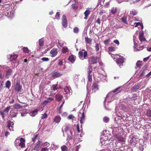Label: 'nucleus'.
I'll return each mask as SVG.
<instances>
[{"label": "nucleus", "mask_w": 151, "mask_h": 151, "mask_svg": "<svg viewBox=\"0 0 151 151\" xmlns=\"http://www.w3.org/2000/svg\"><path fill=\"white\" fill-rule=\"evenodd\" d=\"M118 124L119 123H115V125H114V127H112L113 137L115 139H117L119 142H124L125 141V139L119 135V133L123 132V129L121 127H119V125Z\"/></svg>", "instance_id": "nucleus-1"}, {"label": "nucleus", "mask_w": 151, "mask_h": 151, "mask_svg": "<svg viewBox=\"0 0 151 151\" xmlns=\"http://www.w3.org/2000/svg\"><path fill=\"white\" fill-rule=\"evenodd\" d=\"M112 57L114 59H116L115 61L116 62L117 65L119 67L122 66L123 65V63L124 62V57L120 56L118 55H111Z\"/></svg>", "instance_id": "nucleus-2"}, {"label": "nucleus", "mask_w": 151, "mask_h": 151, "mask_svg": "<svg viewBox=\"0 0 151 151\" xmlns=\"http://www.w3.org/2000/svg\"><path fill=\"white\" fill-rule=\"evenodd\" d=\"M64 130L67 134V140L69 141L72 138V134L70 129V127L68 126H65L62 128V130Z\"/></svg>", "instance_id": "nucleus-3"}, {"label": "nucleus", "mask_w": 151, "mask_h": 151, "mask_svg": "<svg viewBox=\"0 0 151 151\" xmlns=\"http://www.w3.org/2000/svg\"><path fill=\"white\" fill-rule=\"evenodd\" d=\"M82 51H79L78 55L79 58L82 60H83L84 59H87L88 56V54L87 52L84 50H82Z\"/></svg>", "instance_id": "nucleus-4"}, {"label": "nucleus", "mask_w": 151, "mask_h": 151, "mask_svg": "<svg viewBox=\"0 0 151 151\" xmlns=\"http://www.w3.org/2000/svg\"><path fill=\"white\" fill-rule=\"evenodd\" d=\"M78 117L80 118V123H83V122H84L85 115L84 110H83L82 111L81 110L80 111L78 114Z\"/></svg>", "instance_id": "nucleus-5"}, {"label": "nucleus", "mask_w": 151, "mask_h": 151, "mask_svg": "<svg viewBox=\"0 0 151 151\" xmlns=\"http://www.w3.org/2000/svg\"><path fill=\"white\" fill-rule=\"evenodd\" d=\"M109 141L108 140V137L107 136H106L103 135L102 136V137L101 139V142L102 145H107L109 143Z\"/></svg>", "instance_id": "nucleus-6"}, {"label": "nucleus", "mask_w": 151, "mask_h": 151, "mask_svg": "<svg viewBox=\"0 0 151 151\" xmlns=\"http://www.w3.org/2000/svg\"><path fill=\"white\" fill-rule=\"evenodd\" d=\"M42 142L38 140L35 144V146L33 150V151H37L41 147Z\"/></svg>", "instance_id": "nucleus-7"}, {"label": "nucleus", "mask_w": 151, "mask_h": 151, "mask_svg": "<svg viewBox=\"0 0 151 151\" xmlns=\"http://www.w3.org/2000/svg\"><path fill=\"white\" fill-rule=\"evenodd\" d=\"M99 59V58L97 57L91 56L90 58V62H91V64H93L96 63Z\"/></svg>", "instance_id": "nucleus-8"}, {"label": "nucleus", "mask_w": 151, "mask_h": 151, "mask_svg": "<svg viewBox=\"0 0 151 151\" xmlns=\"http://www.w3.org/2000/svg\"><path fill=\"white\" fill-rule=\"evenodd\" d=\"M10 109V106L6 107L3 112H0L1 114V115L2 117L4 118L5 115H7L8 112Z\"/></svg>", "instance_id": "nucleus-9"}, {"label": "nucleus", "mask_w": 151, "mask_h": 151, "mask_svg": "<svg viewBox=\"0 0 151 151\" xmlns=\"http://www.w3.org/2000/svg\"><path fill=\"white\" fill-rule=\"evenodd\" d=\"M62 24L64 27L66 28L67 26V21L66 17L65 15H63L62 17Z\"/></svg>", "instance_id": "nucleus-10"}, {"label": "nucleus", "mask_w": 151, "mask_h": 151, "mask_svg": "<svg viewBox=\"0 0 151 151\" xmlns=\"http://www.w3.org/2000/svg\"><path fill=\"white\" fill-rule=\"evenodd\" d=\"M22 88V87L20 85V83H17L14 86V90L17 92H18L20 91Z\"/></svg>", "instance_id": "nucleus-11"}, {"label": "nucleus", "mask_w": 151, "mask_h": 151, "mask_svg": "<svg viewBox=\"0 0 151 151\" xmlns=\"http://www.w3.org/2000/svg\"><path fill=\"white\" fill-rule=\"evenodd\" d=\"M51 56L53 57L55 56L58 53L57 49L54 48H53L50 52Z\"/></svg>", "instance_id": "nucleus-12"}, {"label": "nucleus", "mask_w": 151, "mask_h": 151, "mask_svg": "<svg viewBox=\"0 0 151 151\" xmlns=\"http://www.w3.org/2000/svg\"><path fill=\"white\" fill-rule=\"evenodd\" d=\"M91 89L92 90H94V91L95 92L96 91L99 90V86L98 83H94L91 86Z\"/></svg>", "instance_id": "nucleus-13"}, {"label": "nucleus", "mask_w": 151, "mask_h": 151, "mask_svg": "<svg viewBox=\"0 0 151 151\" xmlns=\"http://www.w3.org/2000/svg\"><path fill=\"white\" fill-rule=\"evenodd\" d=\"M108 143V144H107V147L106 149L108 150L109 151L113 150L114 149V146L113 143L111 142Z\"/></svg>", "instance_id": "nucleus-14"}, {"label": "nucleus", "mask_w": 151, "mask_h": 151, "mask_svg": "<svg viewBox=\"0 0 151 151\" xmlns=\"http://www.w3.org/2000/svg\"><path fill=\"white\" fill-rule=\"evenodd\" d=\"M139 39L141 42L146 40L145 38L144 37V33L143 32H139Z\"/></svg>", "instance_id": "nucleus-15"}, {"label": "nucleus", "mask_w": 151, "mask_h": 151, "mask_svg": "<svg viewBox=\"0 0 151 151\" xmlns=\"http://www.w3.org/2000/svg\"><path fill=\"white\" fill-rule=\"evenodd\" d=\"M76 58V57L75 56L72 55L69 56L68 60L70 62L73 63L75 61Z\"/></svg>", "instance_id": "nucleus-16"}, {"label": "nucleus", "mask_w": 151, "mask_h": 151, "mask_svg": "<svg viewBox=\"0 0 151 151\" xmlns=\"http://www.w3.org/2000/svg\"><path fill=\"white\" fill-rule=\"evenodd\" d=\"M76 127L77 131L78 132H82V128L81 123H78Z\"/></svg>", "instance_id": "nucleus-17"}, {"label": "nucleus", "mask_w": 151, "mask_h": 151, "mask_svg": "<svg viewBox=\"0 0 151 151\" xmlns=\"http://www.w3.org/2000/svg\"><path fill=\"white\" fill-rule=\"evenodd\" d=\"M54 99L52 98H49L47 99L46 100H44L43 102V104L44 105H46L47 104L50 102L51 101H53Z\"/></svg>", "instance_id": "nucleus-18"}, {"label": "nucleus", "mask_w": 151, "mask_h": 151, "mask_svg": "<svg viewBox=\"0 0 151 151\" xmlns=\"http://www.w3.org/2000/svg\"><path fill=\"white\" fill-rule=\"evenodd\" d=\"M71 90L70 88L68 86H66L64 88V91L65 92V93L67 94L70 95V93H71V92L70 91Z\"/></svg>", "instance_id": "nucleus-19"}, {"label": "nucleus", "mask_w": 151, "mask_h": 151, "mask_svg": "<svg viewBox=\"0 0 151 151\" xmlns=\"http://www.w3.org/2000/svg\"><path fill=\"white\" fill-rule=\"evenodd\" d=\"M20 142L19 144V145L21 147H25V145L24 144L25 140L22 138H21L20 139Z\"/></svg>", "instance_id": "nucleus-20"}, {"label": "nucleus", "mask_w": 151, "mask_h": 151, "mask_svg": "<svg viewBox=\"0 0 151 151\" xmlns=\"http://www.w3.org/2000/svg\"><path fill=\"white\" fill-rule=\"evenodd\" d=\"M55 97L56 100L57 101H61L62 100L63 97L61 94H57L55 95Z\"/></svg>", "instance_id": "nucleus-21"}, {"label": "nucleus", "mask_w": 151, "mask_h": 151, "mask_svg": "<svg viewBox=\"0 0 151 151\" xmlns=\"http://www.w3.org/2000/svg\"><path fill=\"white\" fill-rule=\"evenodd\" d=\"M39 49H40L41 47L44 44V39L42 38L39 40Z\"/></svg>", "instance_id": "nucleus-22"}, {"label": "nucleus", "mask_w": 151, "mask_h": 151, "mask_svg": "<svg viewBox=\"0 0 151 151\" xmlns=\"http://www.w3.org/2000/svg\"><path fill=\"white\" fill-rule=\"evenodd\" d=\"M38 111L39 110L37 109H35L34 110L30 112V115L31 116H34L37 114Z\"/></svg>", "instance_id": "nucleus-23"}, {"label": "nucleus", "mask_w": 151, "mask_h": 151, "mask_svg": "<svg viewBox=\"0 0 151 151\" xmlns=\"http://www.w3.org/2000/svg\"><path fill=\"white\" fill-rule=\"evenodd\" d=\"M61 120V118L60 116L58 115L55 116L53 119V122L56 123H59Z\"/></svg>", "instance_id": "nucleus-24"}, {"label": "nucleus", "mask_w": 151, "mask_h": 151, "mask_svg": "<svg viewBox=\"0 0 151 151\" xmlns=\"http://www.w3.org/2000/svg\"><path fill=\"white\" fill-rule=\"evenodd\" d=\"M90 11L89 9H87L84 12V14L85 15V17H84V19H87L88 18V17L90 14Z\"/></svg>", "instance_id": "nucleus-25"}, {"label": "nucleus", "mask_w": 151, "mask_h": 151, "mask_svg": "<svg viewBox=\"0 0 151 151\" xmlns=\"http://www.w3.org/2000/svg\"><path fill=\"white\" fill-rule=\"evenodd\" d=\"M62 74L58 72H55L52 75V76L54 78H58L61 76Z\"/></svg>", "instance_id": "nucleus-26"}, {"label": "nucleus", "mask_w": 151, "mask_h": 151, "mask_svg": "<svg viewBox=\"0 0 151 151\" xmlns=\"http://www.w3.org/2000/svg\"><path fill=\"white\" fill-rule=\"evenodd\" d=\"M68 119H72L73 122H76V118L72 114L70 115L68 117Z\"/></svg>", "instance_id": "nucleus-27"}, {"label": "nucleus", "mask_w": 151, "mask_h": 151, "mask_svg": "<svg viewBox=\"0 0 151 151\" xmlns=\"http://www.w3.org/2000/svg\"><path fill=\"white\" fill-rule=\"evenodd\" d=\"M92 39L88 38L87 37L85 38V40L87 43L91 44L92 41Z\"/></svg>", "instance_id": "nucleus-28"}, {"label": "nucleus", "mask_w": 151, "mask_h": 151, "mask_svg": "<svg viewBox=\"0 0 151 151\" xmlns=\"http://www.w3.org/2000/svg\"><path fill=\"white\" fill-rule=\"evenodd\" d=\"M13 70L11 69H9L6 71V77H8L12 74Z\"/></svg>", "instance_id": "nucleus-29"}, {"label": "nucleus", "mask_w": 151, "mask_h": 151, "mask_svg": "<svg viewBox=\"0 0 151 151\" xmlns=\"http://www.w3.org/2000/svg\"><path fill=\"white\" fill-rule=\"evenodd\" d=\"M136 138L134 137H132L130 138L129 140V142L130 144H132L134 142H135V141Z\"/></svg>", "instance_id": "nucleus-30"}, {"label": "nucleus", "mask_w": 151, "mask_h": 151, "mask_svg": "<svg viewBox=\"0 0 151 151\" xmlns=\"http://www.w3.org/2000/svg\"><path fill=\"white\" fill-rule=\"evenodd\" d=\"M121 19L123 22L127 24H128V23L127 21V18L125 16H123L121 18Z\"/></svg>", "instance_id": "nucleus-31"}, {"label": "nucleus", "mask_w": 151, "mask_h": 151, "mask_svg": "<svg viewBox=\"0 0 151 151\" xmlns=\"http://www.w3.org/2000/svg\"><path fill=\"white\" fill-rule=\"evenodd\" d=\"M87 70L88 74H90L92 70V67L91 65H89Z\"/></svg>", "instance_id": "nucleus-32"}, {"label": "nucleus", "mask_w": 151, "mask_h": 151, "mask_svg": "<svg viewBox=\"0 0 151 151\" xmlns=\"http://www.w3.org/2000/svg\"><path fill=\"white\" fill-rule=\"evenodd\" d=\"M5 85L6 87L8 88V89H9L11 86V83L10 81L8 80L6 81Z\"/></svg>", "instance_id": "nucleus-33"}, {"label": "nucleus", "mask_w": 151, "mask_h": 151, "mask_svg": "<svg viewBox=\"0 0 151 151\" xmlns=\"http://www.w3.org/2000/svg\"><path fill=\"white\" fill-rule=\"evenodd\" d=\"M17 56L16 55L14 54L13 55H11L10 57V59L12 60H13L15 61L16 60L17 58Z\"/></svg>", "instance_id": "nucleus-34"}, {"label": "nucleus", "mask_w": 151, "mask_h": 151, "mask_svg": "<svg viewBox=\"0 0 151 151\" xmlns=\"http://www.w3.org/2000/svg\"><path fill=\"white\" fill-rule=\"evenodd\" d=\"M58 86L57 84L53 85L51 87V89L54 91L56 90L58 88Z\"/></svg>", "instance_id": "nucleus-35"}, {"label": "nucleus", "mask_w": 151, "mask_h": 151, "mask_svg": "<svg viewBox=\"0 0 151 151\" xmlns=\"http://www.w3.org/2000/svg\"><path fill=\"white\" fill-rule=\"evenodd\" d=\"M14 108L15 109H21L22 108V106H21L19 104H17L14 105Z\"/></svg>", "instance_id": "nucleus-36"}, {"label": "nucleus", "mask_w": 151, "mask_h": 151, "mask_svg": "<svg viewBox=\"0 0 151 151\" xmlns=\"http://www.w3.org/2000/svg\"><path fill=\"white\" fill-rule=\"evenodd\" d=\"M11 124L12 123H8L7 126V128L8 129H9L10 130L13 131L14 130V129H13V124H12V126H11Z\"/></svg>", "instance_id": "nucleus-37"}, {"label": "nucleus", "mask_w": 151, "mask_h": 151, "mask_svg": "<svg viewBox=\"0 0 151 151\" xmlns=\"http://www.w3.org/2000/svg\"><path fill=\"white\" fill-rule=\"evenodd\" d=\"M117 11V9L116 8H112L111 9V12L113 14H115Z\"/></svg>", "instance_id": "nucleus-38"}, {"label": "nucleus", "mask_w": 151, "mask_h": 151, "mask_svg": "<svg viewBox=\"0 0 151 151\" xmlns=\"http://www.w3.org/2000/svg\"><path fill=\"white\" fill-rule=\"evenodd\" d=\"M143 126V127L142 128L145 130L146 129H149L151 128V125H148V124H146L145 125H143V126Z\"/></svg>", "instance_id": "nucleus-39"}, {"label": "nucleus", "mask_w": 151, "mask_h": 151, "mask_svg": "<svg viewBox=\"0 0 151 151\" xmlns=\"http://www.w3.org/2000/svg\"><path fill=\"white\" fill-rule=\"evenodd\" d=\"M23 52L25 53H28L29 52V51L27 47H24L22 48Z\"/></svg>", "instance_id": "nucleus-40"}, {"label": "nucleus", "mask_w": 151, "mask_h": 151, "mask_svg": "<svg viewBox=\"0 0 151 151\" xmlns=\"http://www.w3.org/2000/svg\"><path fill=\"white\" fill-rule=\"evenodd\" d=\"M130 13L133 16H135L137 14V10L133 9L130 12Z\"/></svg>", "instance_id": "nucleus-41"}, {"label": "nucleus", "mask_w": 151, "mask_h": 151, "mask_svg": "<svg viewBox=\"0 0 151 151\" xmlns=\"http://www.w3.org/2000/svg\"><path fill=\"white\" fill-rule=\"evenodd\" d=\"M73 32L76 34H78L79 32V29L77 27H76L73 28Z\"/></svg>", "instance_id": "nucleus-42"}, {"label": "nucleus", "mask_w": 151, "mask_h": 151, "mask_svg": "<svg viewBox=\"0 0 151 151\" xmlns=\"http://www.w3.org/2000/svg\"><path fill=\"white\" fill-rule=\"evenodd\" d=\"M103 120L104 122H109V118L108 116H105L103 119Z\"/></svg>", "instance_id": "nucleus-43"}, {"label": "nucleus", "mask_w": 151, "mask_h": 151, "mask_svg": "<svg viewBox=\"0 0 151 151\" xmlns=\"http://www.w3.org/2000/svg\"><path fill=\"white\" fill-rule=\"evenodd\" d=\"M115 47H114L112 46L108 48V50H109L108 52H111L112 51H114L115 50Z\"/></svg>", "instance_id": "nucleus-44"}, {"label": "nucleus", "mask_w": 151, "mask_h": 151, "mask_svg": "<svg viewBox=\"0 0 151 151\" xmlns=\"http://www.w3.org/2000/svg\"><path fill=\"white\" fill-rule=\"evenodd\" d=\"M68 48L66 47H63L62 49V52L63 53H66L68 51Z\"/></svg>", "instance_id": "nucleus-45"}, {"label": "nucleus", "mask_w": 151, "mask_h": 151, "mask_svg": "<svg viewBox=\"0 0 151 151\" xmlns=\"http://www.w3.org/2000/svg\"><path fill=\"white\" fill-rule=\"evenodd\" d=\"M145 70H144L140 74L139 78H142V77L144 76L146 74V72Z\"/></svg>", "instance_id": "nucleus-46"}, {"label": "nucleus", "mask_w": 151, "mask_h": 151, "mask_svg": "<svg viewBox=\"0 0 151 151\" xmlns=\"http://www.w3.org/2000/svg\"><path fill=\"white\" fill-rule=\"evenodd\" d=\"M140 86L139 84H137V85H135L133 87V89L134 90H136L139 89L140 88Z\"/></svg>", "instance_id": "nucleus-47"}, {"label": "nucleus", "mask_w": 151, "mask_h": 151, "mask_svg": "<svg viewBox=\"0 0 151 151\" xmlns=\"http://www.w3.org/2000/svg\"><path fill=\"white\" fill-rule=\"evenodd\" d=\"M60 14H59V12H57L56 13V14L55 17V19H57L59 20L60 19Z\"/></svg>", "instance_id": "nucleus-48"}, {"label": "nucleus", "mask_w": 151, "mask_h": 151, "mask_svg": "<svg viewBox=\"0 0 151 151\" xmlns=\"http://www.w3.org/2000/svg\"><path fill=\"white\" fill-rule=\"evenodd\" d=\"M146 115L148 117H151V110H148L146 112Z\"/></svg>", "instance_id": "nucleus-49"}, {"label": "nucleus", "mask_w": 151, "mask_h": 151, "mask_svg": "<svg viewBox=\"0 0 151 151\" xmlns=\"http://www.w3.org/2000/svg\"><path fill=\"white\" fill-rule=\"evenodd\" d=\"M61 149L62 151H67L68 149L67 147L65 145H63L61 147Z\"/></svg>", "instance_id": "nucleus-50"}, {"label": "nucleus", "mask_w": 151, "mask_h": 151, "mask_svg": "<svg viewBox=\"0 0 151 151\" xmlns=\"http://www.w3.org/2000/svg\"><path fill=\"white\" fill-rule=\"evenodd\" d=\"M110 42V39H109L106 40L104 41V44L106 45H107L109 44V43Z\"/></svg>", "instance_id": "nucleus-51"}, {"label": "nucleus", "mask_w": 151, "mask_h": 151, "mask_svg": "<svg viewBox=\"0 0 151 151\" xmlns=\"http://www.w3.org/2000/svg\"><path fill=\"white\" fill-rule=\"evenodd\" d=\"M88 81L90 82L92 81V75L90 74H88Z\"/></svg>", "instance_id": "nucleus-52"}, {"label": "nucleus", "mask_w": 151, "mask_h": 151, "mask_svg": "<svg viewBox=\"0 0 151 151\" xmlns=\"http://www.w3.org/2000/svg\"><path fill=\"white\" fill-rule=\"evenodd\" d=\"M51 147L52 148V149L53 150H55L57 149V146L56 145H55L54 142H52L51 145Z\"/></svg>", "instance_id": "nucleus-53"}, {"label": "nucleus", "mask_w": 151, "mask_h": 151, "mask_svg": "<svg viewBox=\"0 0 151 151\" xmlns=\"http://www.w3.org/2000/svg\"><path fill=\"white\" fill-rule=\"evenodd\" d=\"M148 133L147 132H146L144 133L143 137L145 139H147L148 138Z\"/></svg>", "instance_id": "nucleus-54"}, {"label": "nucleus", "mask_w": 151, "mask_h": 151, "mask_svg": "<svg viewBox=\"0 0 151 151\" xmlns=\"http://www.w3.org/2000/svg\"><path fill=\"white\" fill-rule=\"evenodd\" d=\"M144 48V46H137V50H142Z\"/></svg>", "instance_id": "nucleus-55"}, {"label": "nucleus", "mask_w": 151, "mask_h": 151, "mask_svg": "<svg viewBox=\"0 0 151 151\" xmlns=\"http://www.w3.org/2000/svg\"><path fill=\"white\" fill-rule=\"evenodd\" d=\"M38 134H36V135H34V136L32 138V141L33 142H34L35 141L36 139L38 137Z\"/></svg>", "instance_id": "nucleus-56"}, {"label": "nucleus", "mask_w": 151, "mask_h": 151, "mask_svg": "<svg viewBox=\"0 0 151 151\" xmlns=\"http://www.w3.org/2000/svg\"><path fill=\"white\" fill-rule=\"evenodd\" d=\"M47 117V114L46 113H45L42 115L41 118L42 119H44Z\"/></svg>", "instance_id": "nucleus-57"}, {"label": "nucleus", "mask_w": 151, "mask_h": 151, "mask_svg": "<svg viewBox=\"0 0 151 151\" xmlns=\"http://www.w3.org/2000/svg\"><path fill=\"white\" fill-rule=\"evenodd\" d=\"M41 60L43 61H47L49 60V59L47 58L44 57L41 58Z\"/></svg>", "instance_id": "nucleus-58"}, {"label": "nucleus", "mask_w": 151, "mask_h": 151, "mask_svg": "<svg viewBox=\"0 0 151 151\" xmlns=\"http://www.w3.org/2000/svg\"><path fill=\"white\" fill-rule=\"evenodd\" d=\"M99 45L98 43H97L95 47L96 50L97 51H98L99 50Z\"/></svg>", "instance_id": "nucleus-59"}, {"label": "nucleus", "mask_w": 151, "mask_h": 151, "mask_svg": "<svg viewBox=\"0 0 151 151\" xmlns=\"http://www.w3.org/2000/svg\"><path fill=\"white\" fill-rule=\"evenodd\" d=\"M134 24H136L135 26V27H137L138 26L140 25L142 26V25L141 24V23L140 22H135L134 23Z\"/></svg>", "instance_id": "nucleus-60"}, {"label": "nucleus", "mask_w": 151, "mask_h": 151, "mask_svg": "<svg viewBox=\"0 0 151 151\" xmlns=\"http://www.w3.org/2000/svg\"><path fill=\"white\" fill-rule=\"evenodd\" d=\"M49 148L47 147H43L42 148L41 151H49Z\"/></svg>", "instance_id": "nucleus-61"}, {"label": "nucleus", "mask_w": 151, "mask_h": 151, "mask_svg": "<svg viewBox=\"0 0 151 151\" xmlns=\"http://www.w3.org/2000/svg\"><path fill=\"white\" fill-rule=\"evenodd\" d=\"M50 145V144L49 143L47 142H45L44 143L43 146L46 147H48Z\"/></svg>", "instance_id": "nucleus-62"}, {"label": "nucleus", "mask_w": 151, "mask_h": 151, "mask_svg": "<svg viewBox=\"0 0 151 151\" xmlns=\"http://www.w3.org/2000/svg\"><path fill=\"white\" fill-rule=\"evenodd\" d=\"M150 58V56H149L146 58H144L143 59V61L144 62H147V60L149 59Z\"/></svg>", "instance_id": "nucleus-63"}, {"label": "nucleus", "mask_w": 151, "mask_h": 151, "mask_svg": "<svg viewBox=\"0 0 151 151\" xmlns=\"http://www.w3.org/2000/svg\"><path fill=\"white\" fill-rule=\"evenodd\" d=\"M113 42L117 44L118 45H119V42L117 40H114Z\"/></svg>", "instance_id": "nucleus-64"}]
</instances>
